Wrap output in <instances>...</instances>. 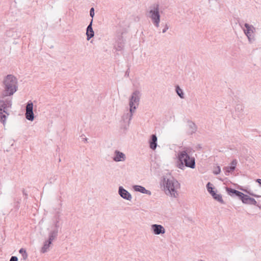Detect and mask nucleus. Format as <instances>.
<instances>
[{
	"instance_id": "393cba45",
	"label": "nucleus",
	"mask_w": 261,
	"mask_h": 261,
	"mask_svg": "<svg viewBox=\"0 0 261 261\" xmlns=\"http://www.w3.org/2000/svg\"><path fill=\"white\" fill-rule=\"evenodd\" d=\"M223 169L225 171L226 174L234 170V167H231V166L224 167Z\"/></svg>"
},
{
	"instance_id": "f3484780",
	"label": "nucleus",
	"mask_w": 261,
	"mask_h": 261,
	"mask_svg": "<svg viewBox=\"0 0 261 261\" xmlns=\"http://www.w3.org/2000/svg\"><path fill=\"white\" fill-rule=\"evenodd\" d=\"M206 188L207 191L211 195V196H222L221 194H216V193L214 191L215 188L213 186V185L211 184L210 182H208L206 184Z\"/></svg>"
},
{
	"instance_id": "aec40b11",
	"label": "nucleus",
	"mask_w": 261,
	"mask_h": 261,
	"mask_svg": "<svg viewBox=\"0 0 261 261\" xmlns=\"http://www.w3.org/2000/svg\"><path fill=\"white\" fill-rule=\"evenodd\" d=\"M51 244V243L50 241H48L47 240L45 241L44 242L43 247L41 248V252L44 253L47 252L49 250V248Z\"/></svg>"
},
{
	"instance_id": "9d476101",
	"label": "nucleus",
	"mask_w": 261,
	"mask_h": 261,
	"mask_svg": "<svg viewBox=\"0 0 261 261\" xmlns=\"http://www.w3.org/2000/svg\"><path fill=\"white\" fill-rule=\"evenodd\" d=\"M113 159L116 162H122L125 160L126 156L123 152L118 150H116L114 151V156H113Z\"/></svg>"
},
{
	"instance_id": "0eeeda50",
	"label": "nucleus",
	"mask_w": 261,
	"mask_h": 261,
	"mask_svg": "<svg viewBox=\"0 0 261 261\" xmlns=\"http://www.w3.org/2000/svg\"><path fill=\"white\" fill-rule=\"evenodd\" d=\"M244 27L246 29H244V32L245 34L247 36L248 41L250 43H252L255 41V38L253 35L254 31H255V29L252 25H250L247 23H245L244 24Z\"/></svg>"
},
{
	"instance_id": "2eb2a0df",
	"label": "nucleus",
	"mask_w": 261,
	"mask_h": 261,
	"mask_svg": "<svg viewBox=\"0 0 261 261\" xmlns=\"http://www.w3.org/2000/svg\"><path fill=\"white\" fill-rule=\"evenodd\" d=\"M134 191L136 192H139L142 194H146L148 195H150L151 193L150 191L146 190L144 187L140 185H135L133 187Z\"/></svg>"
},
{
	"instance_id": "79ce46f5",
	"label": "nucleus",
	"mask_w": 261,
	"mask_h": 261,
	"mask_svg": "<svg viewBox=\"0 0 261 261\" xmlns=\"http://www.w3.org/2000/svg\"><path fill=\"white\" fill-rule=\"evenodd\" d=\"M87 138H85V139H84V140L87 141Z\"/></svg>"
},
{
	"instance_id": "6ab92c4d",
	"label": "nucleus",
	"mask_w": 261,
	"mask_h": 261,
	"mask_svg": "<svg viewBox=\"0 0 261 261\" xmlns=\"http://www.w3.org/2000/svg\"><path fill=\"white\" fill-rule=\"evenodd\" d=\"M135 111H130L129 112H127L126 113H125L123 114V115L122 117V119L124 122H125L126 120L128 119V124L130 123V121L131 120L133 114L135 113Z\"/></svg>"
},
{
	"instance_id": "c03bdc74",
	"label": "nucleus",
	"mask_w": 261,
	"mask_h": 261,
	"mask_svg": "<svg viewBox=\"0 0 261 261\" xmlns=\"http://www.w3.org/2000/svg\"><path fill=\"white\" fill-rule=\"evenodd\" d=\"M23 194H24V193H23ZM25 196H27V194H25Z\"/></svg>"
},
{
	"instance_id": "a211bd4d",
	"label": "nucleus",
	"mask_w": 261,
	"mask_h": 261,
	"mask_svg": "<svg viewBox=\"0 0 261 261\" xmlns=\"http://www.w3.org/2000/svg\"><path fill=\"white\" fill-rule=\"evenodd\" d=\"M58 234V230L57 229H53L51 230L48 234V241H50L51 243L52 242L56 239Z\"/></svg>"
},
{
	"instance_id": "a878e982",
	"label": "nucleus",
	"mask_w": 261,
	"mask_h": 261,
	"mask_svg": "<svg viewBox=\"0 0 261 261\" xmlns=\"http://www.w3.org/2000/svg\"><path fill=\"white\" fill-rule=\"evenodd\" d=\"M235 109L236 111L240 113L243 110L244 107L241 104H237L235 107Z\"/></svg>"
},
{
	"instance_id": "5701e85b",
	"label": "nucleus",
	"mask_w": 261,
	"mask_h": 261,
	"mask_svg": "<svg viewBox=\"0 0 261 261\" xmlns=\"http://www.w3.org/2000/svg\"><path fill=\"white\" fill-rule=\"evenodd\" d=\"M175 91L177 95L180 97L181 98H184V93L181 89L180 88V87L178 86H176L175 87Z\"/></svg>"
},
{
	"instance_id": "c756f323",
	"label": "nucleus",
	"mask_w": 261,
	"mask_h": 261,
	"mask_svg": "<svg viewBox=\"0 0 261 261\" xmlns=\"http://www.w3.org/2000/svg\"><path fill=\"white\" fill-rule=\"evenodd\" d=\"M237 164V160L234 159V160H233L231 163V167H234V169L235 170L236 168V165Z\"/></svg>"
},
{
	"instance_id": "dca6fc26",
	"label": "nucleus",
	"mask_w": 261,
	"mask_h": 261,
	"mask_svg": "<svg viewBox=\"0 0 261 261\" xmlns=\"http://www.w3.org/2000/svg\"><path fill=\"white\" fill-rule=\"evenodd\" d=\"M189 131L188 134L189 135H192L196 133L197 130V126L196 124L192 121L189 120L188 121Z\"/></svg>"
},
{
	"instance_id": "423d86ee",
	"label": "nucleus",
	"mask_w": 261,
	"mask_h": 261,
	"mask_svg": "<svg viewBox=\"0 0 261 261\" xmlns=\"http://www.w3.org/2000/svg\"><path fill=\"white\" fill-rule=\"evenodd\" d=\"M164 184V190L166 194H170L171 196H175L176 191L175 190V186L178 184L177 181L174 182L173 180L167 179Z\"/></svg>"
},
{
	"instance_id": "ea45409f",
	"label": "nucleus",
	"mask_w": 261,
	"mask_h": 261,
	"mask_svg": "<svg viewBox=\"0 0 261 261\" xmlns=\"http://www.w3.org/2000/svg\"><path fill=\"white\" fill-rule=\"evenodd\" d=\"M125 75H128V70H127V71H126V73H125Z\"/></svg>"
},
{
	"instance_id": "9b49d317",
	"label": "nucleus",
	"mask_w": 261,
	"mask_h": 261,
	"mask_svg": "<svg viewBox=\"0 0 261 261\" xmlns=\"http://www.w3.org/2000/svg\"><path fill=\"white\" fill-rule=\"evenodd\" d=\"M158 138L155 134L150 136L149 140V147L153 150H155L157 147Z\"/></svg>"
},
{
	"instance_id": "7c9ffc66",
	"label": "nucleus",
	"mask_w": 261,
	"mask_h": 261,
	"mask_svg": "<svg viewBox=\"0 0 261 261\" xmlns=\"http://www.w3.org/2000/svg\"><path fill=\"white\" fill-rule=\"evenodd\" d=\"M257 198H259V199H257V204L256 206H258L259 207H261V197H256Z\"/></svg>"
},
{
	"instance_id": "39448f33",
	"label": "nucleus",
	"mask_w": 261,
	"mask_h": 261,
	"mask_svg": "<svg viewBox=\"0 0 261 261\" xmlns=\"http://www.w3.org/2000/svg\"><path fill=\"white\" fill-rule=\"evenodd\" d=\"M141 93L138 90H135L132 94L129 99L130 111H135L138 106L141 97Z\"/></svg>"
},
{
	"instance_id": "20e7f679",
	"label": "nucleus",
	"mask_w": 261,
	"mask_h": 261,
	"mask_svg": "<svg viewBox=\"0 0 261 261\" xmlns=\"http://www.w3.org/2000/svg\"><path fill=\"white\" fill-rule=\"evenodd\" d=\"M150 10L148 12L147 16L149 17L152 23L156 28H159L161 19L159 5L154 4L150 6Z\"/></svg>"
},
{
	"instance_id": "bb28decb",
	"label": "nucleus",
	"mask_w": 261,
	"mask_h": 261,
	"mask_svg": "<svg viewBox=\"0 0 261 261\" xmlns=\"http://www.w3.org/2000/svg\"><path fill=\"white\" fill-rule=\"evenodd\" d=\"M240 189L241 190H242V191H243L245 192L247 194H249L250 196H259L258 195L255 194L253 193L252 192H251L250 190L244 189L243 188H240Z\"/></svg>"
},
{
	"instance_id": "412c9836",
	"label": "nucleus",
	"mask_w": 261,
	"mask_h": 261,
	"mask_svg": "<svg viewBox=\"0 0 261 261\" xmlns=\"http://www.w3.org/2000/svg\"><path fill=\"white\" fill-rule=\"evenodd\" d=\"M118 193L120 196H132L131 194L122 186L119 187Z\"/></svg>"
},
{
	"instance_id": "f257e3e1",
	"label": "nucleus",
	"mask_w": 261,
	"mask_h": 261,
	"mask_svg": "<svg viewBox=\"0 0 261 261\" xmlns=\"http://www.w3.org/2000/svg\"><path fill=\"white\" fill-rule=\"evenodd\" d=\"M4 90L1 94V98L4 99L6 97L13 95L18 89L17 80L12 74H8L3 80Z\"/></svg>"
},
{
	"instance_id": "37998d69",
	"label": "nucleus",
	"mask_w": 261,
	"mask_h": 261,
	"mask_svg": "<svg viewBox=\"0 0 261 261\" xmlns=\"http://www.w3.org/2000/svg\"><path fill=\"white\" fill-rule=\"evenodd\" d=\"M59 161L61 162V159H59Z\"/></svg>"
},
{
	"instance_id": "2f4dec72",
	"label": "nucleus",
	"mask_w": 261,
	"mask_h": 261,
	"mask_svg": "<svg viewBox=\"0 0 261 261\" xmlns=\"http://www.w3.org/2000/svg\"><path fill=\"white\" fill-rule=\"evenodd\" d=\"M221 172V169L219 166H217V169L214 171V173L216 175L219 174Z\"/></svg>"
},
{
	"instance_id": "f03ea898",
	"label": "nucleus",
	"mask_w": 261,
	"mask_h": 261,
	"mask_svg": "<svg viewBox=\"0 0 261 261\" xmlns=\"http://www.w3.org/2000/svg\"><path fill=\"white\" fill-rule=\"evenodd\" d=\"M176 166L184 170L185 167L194 169L195 168V159L190 156L187 150L179 151L177 154Z\"/></svg>"
},
{
	"instance_id": "4468645a",
	"label": "nucleus",
	"mask_w": 261,
	"mask_h": 261,
	"mask_svg": "<svg viewBox=\"0 0 261 261\" xmlns=\"http://www.w3.org/2000/svg\"><path fill=\"white\" fill-rule=\"evenodd\" d=\"M93 19H91L90 23L86 29V35L87 40H89L94 36V32L92 28Z\"/></svg>"
},
{
	"instance_id": "f704fd0d",
	"label": "nucleus",
	"mask_w": 261,
	"mask_h": 261,
	"mask_svg": "<svg viewBox=\"0 0 261 261\" xmlns=\"http://www.w3.org/2000/svg\"><path fill=\"white\" fill-rule=\"evenodd\" d=\"M22 255V259L23 260H26L28 258V254L27 253V252L22 254H21Z\"/></svg>"
},
{
	"instance_id": "cd10ccee",
	"label": "nucleus",
	"mask_w": 261,
	"mask_h": 261,
	"mask_svg": "<svg viewBox=\"0 0 261 261\" xmlns=\"http://www.w3.org/2000/svg\"><path fill=\"white\" fill-rule=\"evenodd\" d=\"M213 198L222 204H224L222 197H213Z\"/></svg>"
},
{
	"instance_id": "c9c22d12",
	"label": "nucleus",
	"mask_w": 261,
	"mask_h": 261,
	"mask_svg": "<svg viewBox=\"0 0 261 261\" xmlns=\"http://www.w3.org/2000/svg\"><path fill=\"white\" fill-rule=\"evenodd\" d=\"M58 221H57L56 223L55 224V228L54 229H57L58 230L59 225H58Z\"/></svg>"
},
{
	"instance_id": "c85d7f7f",
	"label": "nucleus",
	"mask_w": 261,
	"mask_h": 261,
	"mask_svg": "<svg viewBox=\"0 0 261 261\" xmlns=\"http://www.w3.org/2000/svg\"><path fill=\"white\" fill-rule=\"evenodd\" d=\"M90 16L92 17V19L94 16V9L93 7L91 8L90 10Z\"/></svg>"
},
{
	"instance_id": "58836bf2",
	"label": "nucleus",
	"mask_w": 261,
	"mask_h": 261,
	"mask_svg": "<svg viewBox=\"0 0 261 261\" xmlns=\"http://www.w3.org/2000/svg\"><path fill=\"white\" fill-rule=\"evenodd\" d=\"M256 182H257L260 186H261V179H256Z\"/></svg>"
},
{
	"instance_id": "f8f14e48",
	"label": "nucleus",
	"mask_w": 261,
	"mask_h": 261,
	"mask_svg": "<svg viewBox=\"0 0 261 261\" xmlns=\"http://www.w3.org/2000/svg\"><path fill=\"white\" fill-rule=\"evenodd\" d=\"M224 188L225 189L227 193L230 196H248L241 192L227 187H224Z\"/></svg>"
},
{
	"instance_id": "ddd939ff",
	"label": "nucleus",
	"mask_w": 261,
	"mask_h": 261,
	"mask_svg": "<svg viewBox=\"0 0 261 261\" xmlns=\"http://www.w3.org/2000/svg\"><path fill=\"white\" fill-rule=\"evenodd\" d=\"M242 202L245 204L256 205L257 200L251 197H238Z\"/></svg>"
},
{
	"instance_id": "a19ab883",
	"label": "nucleus",
	"mask_w": 261,
	"mask_h": 261,
	"mask_svg": "<svg viewBox=\"0 0 261 261\" xmlns=\"http://www.w3.org/2000/svg\"><path fill=\"white\" fill-rule=\"evenodd\" d=\"M240 26L242 28V25L241 24V23H240Z\"/></svg>"
},
{
	"instance_id": "473e14b6",
	"label": "nucleus",
	"mask_w": 261,
	"mask_h": 261,
	"mask_svg": "<svg viewBox=\"0 0 261 261\" xmlns=\"http://www.w3.org/2000/svg\"><path fill=\"white\" fill-rule=\"evenodd\" d=\"M169 29V26L167 23H166L164 29L162 30V33H165Z\"/></svg>"
},
{
	"instance_id": "b1692460",
	"label": "nucleus",
	"mask_w": 261,
	"mask_h": 261,
	"mask_svg": "<svg viewBox=\"0 0 261 261\" xmlns=\"http://www.w3.org/2000/svg\"><path fill=\"white\" fill-rule=\"evenodd\" d=\"M25 109L26 111H33V103L31 100L27 102Z\"/></svg>"
},
{
	"instance_id": "4be33fe9",
	"label": "nucleus",
	"mask_w": 261,
	"mask_h": 261,
	"mask_svg": "<svg viewBox=\"0 0 261 261\" xmlns=\"http://www.w3.org/2000/svg\"><path fill=\"white\" fill-rule=\"evenodd\" d=\"M25 117L28 120L32 121L34 119V114L33 111H26Z\"/></svg>"
},
{
	"instance_id": "6e6552de",
	"label": "nucleus",
	"mask_w": 261,
	"mask_h": 261,
	"mask_svg": "<svg viewBox=\"0 0 261 261\" xmlns=\"http://www.w3.org/2000/svg\"><path fill=\"white\" fill-rule=\"evenodd\" d=\"M122 34L123 33H121L120 34H118L117 36V40L114 46L117 51L122 50L124 46L125 40L123 38Z\"/></svg>"
},
{
	"instance_id": "72a5a7b5",
	"label": "nucleus",
	"mask_w": 261,
	"mask_h": 261,
	"mask_svg": "<svg viewBox=\"0 0 261 261\" xmlns=\"http://www.w3.org/2000/svg\"><path fill=\"white\" fill-rule=\"evenodd\" d=\"M9 261H18V258L15 256H12Z\"/></svg>"
},
{
	"instance_id": "e433bc0d",
	"label": "nucleus",
	"mask_w": 261,
	"mask_h": 261,
	"mask_svg": "<svg viewBox=\"0 0 261 261\" xmlns=\"http://www.w3.org/2000/svg\"><path fill=\"white\" fill-rule=\"evenodd\" d=\"M19 252L20 254H23V253H25V252H26V250H25L24 249H23V248H21V249L19 250Z\"/></svg>"
},
{
	"instance_id": "4c0bfd02",
	"label": "nucleus",
	"mask_w": 261,
	"mask_h": 261,
	"mask_svg": "<svg viewBox=\"0 0 261 261\" xmlns=\"http://www.w3.org/2000/svg\"><path fill=\"white\" fill-rule=\"evenodd\" d=\"M123 198L130 201L132 197H122Z\"/></svg>"
},
{
	"instance_id": "1a4fd4ad",
	"label": "nucleus",
	"mask_w": 261,
	"mask_h": 261,
	"mask_svg": "<svg viewBox=\"0 0 261 261\" xmlns=\"http://www.w3.org/2000/svg\"><path fill=\"white\" fill-rule=\"evenodd\" d=\"M151 228L153 233L156 235L162 234L165 233V229L160 224H152Z\"/></svg>"
},
{
	"instance_id": "7ed1b4c3",
	"label": "nucleus",
	"mask_w": 261,
	"mask_h": 261,
	"mask_svg": "<svg viewBox=\"0 0 261 261\" xmlns=\"http://www.w3.org/2000/svg\"><path fill=\"white\" fill-rule=\"evenodd\" d=\"M12 98L0 99V121L5 125L6 118L9 115V108L12 107Z\"/></svg>"
}]
</instances>
